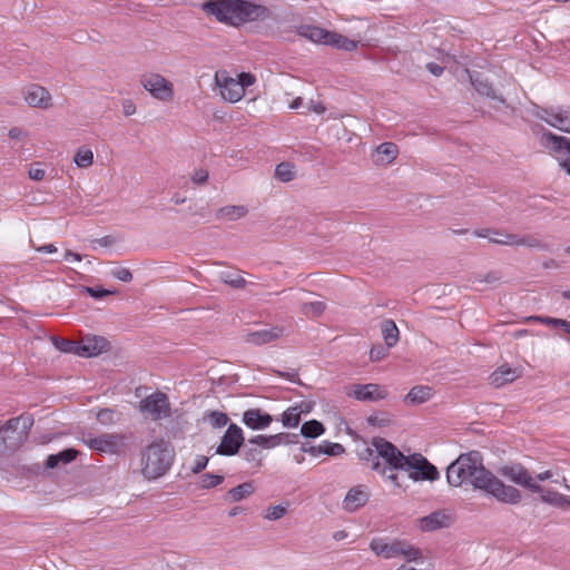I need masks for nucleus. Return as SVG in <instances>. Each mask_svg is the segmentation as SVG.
I'll return each instance as SVG.
<instances>
[{
    "label": "nucleus",
    "mask_w": 570,
    "mask_h": 570,
    "mask_svg": "<svg viewBox=\"0 0 570 570\" xmlns=\"http://www.w3.org/2000/svg\"><path fill=\"white\" fill-rule=\"evenodd\" d=\"M446 481L451 487L465 483L482 490L505 504H518L521 501L520 491L503 483L491 471L487 470L478 451L459 455L446 469Z\"/></svg>",
    "instance_id": "nucleus-1"
},
{
    "label": "nucleus",
    "mask_w": 570,
    "mask_h": 570,
    "mask_svg": "<svg viewBox=\"0 0 570 570\" xmlns=\"http://www.w3.org/2000/svg\"><path fill=\"white\" fill-rule=\"evenodd\" d=\"M202 9L217 21L233 27L269 17L266 7L246 0H208L202 4Z\"/></svg>",
    "instance_id": "nucleus-2"
},
{
    "label": "nucleus",
    "mask_w": 570,
    "mask_h": 570,
    "mask_svg": "<svg viewBox=\"0 0 570 570\" xmlns=\"http://www.w3.org/2000/svg\"><path fill=\"white\" fill-rule=\"evenodd\" d=\"M174 449L164 439L153 441L141 454V473L147 480L163 476L171 466Z\"/></svg>",
    "instance_id": "nucleus-3"
},
{
    "label": "nucleus",
    "mask_w": 570,
    "mask_h": 570,
    "mask_svg": "<svg viewBox=\"0 0 570 570\" xmlns=\"http://www.w3.org/2000/svg\"><path fill=\"white\" fill-rule=\"evenodd\" d=\"M501 474L511 482L528 489L529 491H540L539 482L551 480L556 484L562 485L570 491V484L564 474L560 473L559 468L549 469L532 476L521 464L505 465L501 469Z\"/></svg>",
    "instance_id": "nucleus-4"
},
{
    "label": "nucleus",
    "mask_w": 570,
    "mask_h": 570,
    "mask_svg": "<svg viewBox=\"0 0 570 570\" xmlns=\"http://www.w3.org/2000/svg\"><path fill=\"white\" fill-rule=\"evenodd\" d=\"M214 81L219 88L220 97L228 102H238L244 96L246 88L256 82V77L250 72H240L232 77L227 70H217Z\"/></svg>",
    "instance_id": "nucleus-5"
},
{
    "label": "nucleus",
    "mask_w": 570,
    "mask_h": 570,
    "mask_svg": "<svg viewBox=\"0 0 570 570\" xmlns=\"http://www.w3.org/2000/svg\"><path fill=\"white\" fill-rule=\"evenodd\" d=\"M32 424V417L20 415L1 425L0 453L7 454L17 451L26 441Z\"/></svg>",
    "instance_id": "nucleus-6"
},
{
    "label": "nucleus",
    "mask_w": 570,
    "mask_h": 570,
    "mask_svg": "<svg viewBox=\"0 0 570 570\" xmlns=\"http://www.w3.org/2000/svg\"><path fill=\"white\" fill-rule=\"evenodd\" d=\"M297 32L301 37L314 43L331 46L345 51H354L358 45L356 40L314 24H302L298 27Z\"/></svg>",
    "instance_id": "nucleus-7"
},
{
    "label": "nucleus",
    "mask_w": 570,
    "mask_h": 570,
    "mask_svg": "<svg viewBox=\"0 0 570 570\" xmlns=\"http://www.w3.org/2000/svg\"><path fill=\"white\" fill-rule=\"evenodd\" d=\"M370 548L376 556L384 559L403 557L407 561H416L422 558V552L419 548L402 540L386 541L376 538L371 541Z\"/></svg>",
    "instance_id": "nucleus-8"
},
{
    "label": "nucleus",
    "mask_w": 570,
    "mask_h": 570,
    "mask_svg": "<svg viewBox=\"0 0 570 570\" xmlns=\"http://www.w3.org/2000/svg\"><path fill=\"white\" fill-rule=\"evenodd\" d=\"M365 451L368 454V458H365V460L370 466L372 461L379 460L382 465L403 468L407 458L394 444L382 438L373 439L372 448H367Z\"/></svg>",
    "instance_id": "nucleus-9"
},
{
    "label": "nucleus",
    "mask_w": 570,
    "mask_h": 570,
    "mask_svg": "<svg viewBox=\"0 0 570 570\" xmlns=\"http://www.w3.org/2000/svg\"><path fill=\"white\" fill-rule=\"evenodd\" d=\"M127 435L124 433H101L97 436L82 434L81 442L90 450L100 454H119L125 451Z\"/></svg>",
    "instance_id": "nucleus-10"
},
{
    "label": "nucleus",
    "mask_w": 570,
    "mask_h": 570,
    "mask_svg": "<svg viewBox=\"0 0 570 570\" xmlns=\"http://www.w3.org/2000/svg\"><path fill=\"white\" fill-rule=\"evenodd\" d=\"M142 88L156 100L170 102L175 97L174 83L158 72H146L140 77Z\"/></svg>",
    "instance_id": "nucleus-11"
},
{
    "label": "nucleus",
    "mask_w": 570,
    "mask_h": 570,
    "mask_svg": "<svg viewBox=\"0 0 570 570\" xmlns=\"http://www.w3.org/2000/svg\"><path fill=\"white\" fill-rule=\"evenodd\" d=\"M403 471H406L409 478L413 481L428 480L433 482L440 478L438 469L420 453L407 455Z\"/></svg>",
    "instance_id": "nucleus-12"
},
{
    "label": "nucleus",
    "mask_w": 570,
    "mask_h": 570,
    "mask_svg": "<svg viewBox=\"0 0 570 570\" xmlns=\"http://www.w3.org/2000/svg\"><path fill=\"white\" fill-rule=\"evenodd\" d=\"M532 115L549 126L570 134V107L543 108L534 106Z\"/></svg>",
    "instance_id": "nucleus-13"
},
{
    "label": "nucleus",
    "mask_w": 570,
    "mask_h": 570,
    "mask_svg": "<svg viewBox=\"0 0 570 570\" xmlns=\"http://www.w3.org/2000/svg\"><path fill=\"white\" fill-rule=\"evenodd\" d=\"M474 235L476 237L488 238L491 243L499 245L527 247H537L540 245L539 240L533 237H521L515 234H508L489 228L475 230Z\"/></svg>",
    "instance_id": "nucleus-14"
},
{
    "label": "nucleus",
    "mask_w": 570,
    "mask_h": 570,
    "mask_svg": "<svg viewBox=\"0 0 570 570\" xmlns=\"http://www.w3.org/2000/svg\"><path fill=\"white\" fill-rule=\"evenodd\" d=\"M139 410L147 413L154 421L170 416V403L168 396L163 392L153 393L141 400Z\"/></svg>",
    "instance_id": "nucleus-15"
},
{
    "label": "nucleus",
    "mask_w": 570,
    "mask_h": 570,
    "mask_svg": "<svg viewBox=\"0 0 570 570\" xmlns=\"http://www.w3.org/2000/svg\"><path fill=\"white\" fill-rule=\"evenodd\" d=\"M347 396L362 402H377L389 395L384 385L376 383L353 384L346 391Z\"/></svg>",
    "instance_id": "nucleus-16"
},
{
    "label": "nucleus",
    "mask_w": 570,
    "mask_h": 570,
    "mask_svg": "<svg viewBox=\"0 0 570 570\" xmlns=\"http://www.w3.org/2000/svg\"><path fill=\"white\" fill-rule=\"evenodd\" d=\"M244 443L243 430L237 424H230L224 433L220 443L216 448L219 455L232 456L238 453Z\"/></svg>",
    "instance_id": "nucleus-17"
},
{
    "label": "nucleus",
    "mask_w": 570,
    "mask_h": 570,
    "mask_svg": "<svg viewBox=\"0 0 570 570\" xmlns=\"http://www.w3.org/2000/svg\"><path fill=\"white\" fill-rule=\"evenodd\" d=\"M285 333L282 325H273L269 327L249 331L245 333L244 341L254 346H262L278 341Z\"/></svg>",
    "instance_id": "nucleus-18"
},
{
    "label": "nucleus",
    "mask_w": 570,
    "mask_h": 570,
    "mask_svg": "<svg viewBox=\"0 0 570 570\" xmlns=\"http://www.w3.org/2000/svg\"><path fill=\"white\" fill-rule=\"evenodd\" d=\"M24 101L32 108L49 109L52 106L50 92L42 86L30 83L22 89Z\"/></svg>",
    "instance_id": "nucleus-19"
},
{
    "label": "nucleus",
    "mask_w": 570,
    "mask_h": 570,
    "mask_svg": "<svg viewBox=\"0 0 570 570\" xmlns=\"http://www.w3.org/2000/svg\"><path fill=\"white\" fill-rule=\"evenodd\" d=\"M370 499V491L364 485L351 488L342 502V509L346 512H355L364 507Z\"/></svg>",
    "instance_id": "nucleus-20"
},
{
    "label": "nucleus",
    "mask_w": 570,
    "mask_h": 570,
    "mask_svg": "<svg viewBox=\"0 0 570 570\" xmlns=\"http://www.w3.org/2000/svg\"><path fill=\"white\" fill-rule=\"evenodd\" d=\"M242 422L250 430L259 431L267 429L273 416L261 409H248L243 413Z\"/></svg>",
    "instance_id": "nucleus-21"
},
{
    "label": "nucleus",
    "mask_w": 570,
    "mask_h": 570,
    "mask_svg": "<svg viewBox=\"0 0 570 570\" xmlns=\"http://www.w3.org/2000/svg\"><path fill=\"white\" fill-rule=\"evenodd\" d=\"M108 343L100 336H86L78 345L77 355L81 357L97 356L107 350Z\"/></svg>",
    "instance_id": "nucleus-22"
},
{
    "label": "nucleus",
    "mask_w": 570,
    "mask_h": 570,
    "mask_svg": "<svg viewBox=\"0 0 570 570\" xmlns=\"http://www.w3.org/2000/svg\"><path fill=\"white\" fill-rule=\"evenodd\" d=\"M452 518L445 511H434L419 520V527L422 531H434L450 527Z\"/></svg>",
    "instance_id": "nucleus-23"
},
{
    "label": "nucleus",
    "mask_w": 570,
    "mask_h": 570,
    "mask_svg": "<svg viewBox=\"0 0 570 570\" xmlns=\"http://www.w3.org/2000/svg\"><path fill=\"white\" fill-rule=\"evenodd\" d=\"M532 493H537L540 495V500L551 507L569 510L570 509V497L562 494L558 491L551 489H544L540 485V491H532Z\"/></svg>",
    "instance_id": "nucleus-24"
},
{
    "label": "nucleus",
    "mask_w": 570,
    "mask_h": 570,
    "mask_svg": "<svg viewBox=\"0 0 570 570\" xmlns=\"http://www.w3.org/2000/svg\"><path fill=\"white\" fill-rule=\"evenodd\" d=\"M305 294L306 293L304 291H298L297 293L292 295L291 299L294 303L299 304L301 312L305 316H307V317L320 316L325 311V303L321 302V301L307 302L304 298Z\"/></svg>",
    "instance_id": "nucleus-25"
},
{
    "label": "nucleus",
    "mask_w": 570,
    "mask_h": 570,
    "mask_svg": "<svg viewBox=\"0 0 570 570\" xmlns=\"http://www.w3.org/2000/svg\"><path fill=\"white\" fill-rule=\"evenodd\" d=\"M250 445H256L259 449L271 450L282 444L289 443L288 434L277 433L273 435L258 434L248 440Z\"/></svg>",
    "instance_id": "nucleus-26"
},
{
    "label": "nucleus",
    "mask_w": 570,
    "mask_h": 570,
    "mask_svg": "<svg viewBox=\"0 0 570 570\" xmlns=\"http://www.w3.org/2000/svg\"><path fill=\"white\" fill-rule=\"evenodd\" d=\"M541 145L554 153H567L570 155V138L558 136L551 131H544L540 138Z\"/></svg>",
    "instance_id": "nucleus-27"
},
{
    "label": "nucleus",
    "mask_w": 570,
    "mask_h": 570,
    "mask_svg": "<svg viewBox=\"0 0 570 570\" xmlns=\"http://www.w3.org/2000/svg\"><path fill=\"white\" fill-rule=\"evenodd\" d=\"M471 82L480 95L489 97L493 101L491 105L493 108H499L505 104V99L501 95H497L487 80L471 77Z\"/></svg>",
    "instance_id": "nucleus-28"
},
{
    "label": "nucleus",
    "mask_w": 570,
    "mask_h": 570,
    "mask_svg": "<svg viewBox=\"0 0 570 570\" xmlns=\"http://www.w3.org/2000/svg\"><path fill=\"white\" fill-rule=\"evenodd\" d=\"M519 372L509 365H501L491 375L490 381L497 387L511 383L519 377Z\"/></svg>",
    "instance_id": "nucleus-29"
},
{
    "label": "nucleus",
    "mask_w": 570,
    "mask_h": 570,
    "mask_svg": "<svg viewBox=\"0 0 570 570\" xmlns=\"http://www.w3.org/2000/svg\"><path fill=\"white\" fill-rule=\"evenodd\" d=\"M256 491L255 484L253 481L244 482L235 488H232L225 495V500L229 503L239 502L247 498H249L252 494H254Z\"/></svg>",
    "instance_id": "nucleus-30"
},
{
    "label": "nucleus",
    "mask_w": 570,
    "mask_h": 570,
    "mask_svg": "<svg viewBox=\"0 0 570 570\" xmlns=\"http://www.w3.org/2000/svg\"><path fill=\"white\" fill-rule=\"evenodd\" d=\"M433 396V390L428 385H416L412 387L406 394L404 402L412 405H417L428 402Z\"/></svg>",
    "instance_id": "nucleus-31"
},
{
    "label": "nucleus",
    "mask_w": 570,
    "mask_h": 570,
    "mask_svg": "<svg viewBox=\"0 0 570 570\" xmlns=\"http://www.w3.org/2000/svg\"><path fill=\"white\" fill-rule=\"evenodd\" d=\"M248 214V208L244 205H227L216 212V218L219 220L235 222Z\"/></svg>",
    "instance_id": "nucleus-32"
},
{
    "label": "nucleus",
    "mask_w": 570,
    "mask_h": 570,
    "mask_svg": "<svg viewBox=\"0 0 570 570\" xmlns=\"http://www.w3.org/2000/svg\"><path fill=\"white\" fill-rule=\"evenodd\" d=\"M303 413H309V407L303 410V405L291 406L282 413L281 422L285 428H296L301 422Z\"/></svg>",
    "instance_id": "nucleus-33"
},
{
    "label": "nucleus",
    "mask_w": 570,
    "mask_h": 570,
    "mask_svg": "<svg viewBox=\"0 0 570 570\" xmlns=\"http://www.w3.org/2000/svg\"><path fill=\"white\" fill-rule=\"evenodd\" d=\"M397 156V147L393 142H383L375 149L377 164H391Z\"/></svg>",
    "instance_id": "nucleus-34"
},
{
    "label": "nucleus",
    "mask_w": 570,
    "mask_h": 570,
    "mask_svg": "<svg viewBox=\"0 0 570 570\" xmlns=\"http://www.w3.org/2000/svg\"><path fill=\"white\" fill-rule=\"evenodd\" d=\"M381 331L385 341L386 347L391 348L399 342V328L392 320H385L381 324Z\"/></svg>",
    "instance_id": "nucleus-35"
},
{
    "label": "nucleus",
    "mask_w": 570,
    "mask_h": 570,
    "mask_svg": "<svg viewBox=\"0 0 570 570\" xmlns=\"http://www.w3.org/2000/svg\"><path fill=\"white\" fill-rule=\"evenodd\" d=\"M371 469L380 473L386 480L391 481L394 487L400 488L401 483L399 481V475L396 473L397 470H402L403 468H393L392 465H382V463L376 460L372 461Z\"/></svg>",
    "instance_id": "nucleus-36"
},
{
    "label": "nucleus",
    "mask_w": 570,
    "mask_h": 570,
    "mask_svg": "<svg viewBox=\"0 0 570 570\" xmlns=\"http://www.w3.org/2000/svg\"><path fill=\"white\" fill-rule=\"evenodd\" d=\"M243 459L255 469H259L263 465L264 453L262 449L249 443L243 450Z\"/></svg>",
    "instance_id": "nucleus-37"
},
{
    "label": "nucleus",
    "mask_w": 570,
    "mask_h": 570,
    "mask_svg": "<svg viewBox=\"0 0 570 570\" xmlns=\"http://www.w3.org/2000/svg\"><path fill=\"white\" fill-rule=\"evenodd\" d=\"M78 455V451L75 449H66L57 454H50L47 459L46 465L49 469L56 468L60 462L67 464L73 461Z\"/></svg>",
    "instance_id": "nucleus-38"
},
{
    "label": "nucleus",
    "mask_w": 570,
    "mask_h": 570,
    "mask_svg": "<svg viewBox=\"0 0 570 570\" xmlns=\"http://www.w3.org/2000/svg\"><path fill=\"white\" fill-rule=\"evenodd\" d=\"M325 432L324 425L317 420L305 422L301 428V434L305 438H318Z\"/></svg>",
    "instance_id": "nucleus-39"
},
{
    "label": "nucleus",
    "mask_w": 570,
    "mask_h": 570,
    "mask_svg": "<svg viewBox=\"0 0 570 570\" xmlns=\"http://www.w3.org/2000/svg\"><path fill=\"white\" fill-rule=\"evenodd\" d=\"M75 164L79 168H88L94 164V153L88 147H80L77 149L75 157Z\"/></svg>",
    "instance_id": "nucleus-40"
},
{
    "label": "nucleus",
    "mask_w": 570,
    "mask_h": 570,
    "mask_svg": "<svg viewBox=\"0 0 570 570\" xmlns=\"http://www.w3.org/2000/svg\"><path fill=\"white\" fill-rule=\"evenodd\" d=\"M275 177L283 181L288 183L295 178L294 166L289 163H281L276 166Z\"/></svg>",
    "instance_id": "nucleus-41"
},
{
    "label": "nucleus",
    "mask_w": 570,
    "mask_h": 570,
    "mask_svg": "<svg viewBox=\"0 0 570 570\" xmlns=\"http://www.w3.org/2000/svg\"><path fill=\"white\" fill-rule=\"evenodd\" d=\"M96 419L102 425H112L120 420V414L112 409H101L96 413Z\"/></svg>",
    "instance_id": "nucleus-42"
},
{
    "label": "nucleus",
    "mask_w": 570,
    "mask_h": 570,
    "mask_svg": "<svg viewBox=\"0 0 570 570\" xmlns=\"http://www.w3.org/2000/svg\"><path fill=\"white\" fill-rule=\"evenodd\" d=\"M219 278L223 283L234 287V288H244L246 286V281L239 274L230 273V272H222L219 274Z\"/></svg>",
    "instance_id": "nucleus-43"
},
{
    "label": "nucleus",
    "mask_w": 570,
    "mask_h": 570,
    "mask_svg": "<svg viewBox=\"0 0 570 570\" xmlns=\"http://www.w3.org/2000/svg\"><path fill=\"white\" fill-rule=\"evenodd\" d=\"M287 513V507L283 504L272 505L266 508L264 511V519L268 521H276L285 517Z\"/></svg>",
    "instance_id": "nucleus-44"
},
{
    "label": "nucleus",
    "mask_w": 570,
    "mask_h": 570,
    "mask_svg": "<svg viewBox=\"0 0 570 570\" xmlns=\"http://www.w3.org/2000/svg\"><path fill=\"white\" fill-rule=\"evenodd\" d=\"M224 481V476L214 473H206L200 476L199 484L203 489H212L219 485Z\"/></svg>",
    "instance_id": "nucleus-45"
},
{
    "label": "nucleus",
    "mask_w": 570,
    "mask_h": 570,
    "mask_svg": "<svg viewBox=\"0 0 570 570\" xmlns=\"http://www.w3.org/2000/svg\"><path fill=\"white\" fill-rule=\"evenodd\" d=\"M206 417L209 424L214 428H223L228 423V416L219 411H212Z\"/></svg>",
    "instance_id": "nucleus-46"
},
{
    "label": "nucleus",
    "mask_w": 570,
    "mask_h": 570,
    "mask_svg": "<svg viewBox=\"0 0 570 570\" xmlns=\"http://www.w3.org/2000/svg\"><path fill=\"white\" fill-rule=\"evenodd\" d=\"M451 57L449 55H443L441 58L442 65H439L436 62H429L426 63V69L435 77H440L443 73L444 68L450 62Z\"/></svg>",
    "instance_id": "nucleus-47"
},
{
    "label": "nucleus",
    "mask_w": 570,
    "mask_h": 570,
    "mask_svg": "<svg viewBox=\"0 0 570 570\" xmlns=\"http://www.w3.org/2000/svg\"><path fill=\"white\" fill-rule=\"evenodd\" d=\"M528 321L540 322L542 324L553 325V326H562L566 330L568 327H570L569 322L561 320V318L544 317V316H531L528 318Z\"/></svg>",
    "instance_id": "nucleus-48"
},
{
    "label": "nucleus",
    "mask_w": 570,
    "mask_h": 570,
    "mask_svg": "<svg viewBox=\"0 0 570 570\" xmlns=\"http://www.w3.org/2000/svg\"><path fill=\"white\" fill-rule=\"evenodd\" d=\"M79 342L70 341V340H60L56 341V346L59 351L63 353H72L77 355Z\"/></svg>",
    "instance_id": "nucleus-49"
},
{
    "label": "nucleus",
    "mask_w": 570,
    "mask_h": 570,
    "mask_svg": "<svg viewBox=\"0 0 570 570\" xmlns=\"http://www.w3.org/2000/svg\"><path fill=\"white\" fill-rule=\"evenodd\" d=\"M322 445H323V453L327 454V455H332V456L340 455V454L344 453V451H345L344 446L340 443H332V442L325 441V442H323Z\"/></svg>",
    "instance_id": "nucleus-50"
},
{
    "label": "nucleus",
    "mask_w": 570,
    "mask_h": 570,
    "mask_svg": "<svg viewBox=\"0 0 570 570\" xmlns=\"http://www.w3.org/2000/svg\"><path fill=\"white\" fill-rule=\"evenodd\" d=\"M208 464V458L205 455H197L194 460V463L190 468L191 472L195 474L200 473Z\"/></svg>",
    "instance_id": "nucleus-51"
},
{
    "label": "nucleus",
    "mask_w": 570,
    "mask_h": 570,
    "mask_svg": "<svg viewBox=\"0 0 570 570\" xmlns=\"http://www.w3.org/2000/svg\"><path fill=\"white\" fill-rule=\"evenodd\" d=\"M112 276L121 282H130L132 279L131 272L126 267H119L112 271Z\"/></svg>",
    "instance_id": "nucleus-52"
},
{
    "label": "nucleus",
    "mask_w": 570,
    "mask_h": 570,
    "mask_svg": "<svg viewBox=\"0 0 570 570\" xmlns=\"http://www.w3.org/2000/svg\"><path fill=\"white\" fill-rule=\"evenodd\" d=\"M386 355H387V347L385 348L382 346H377V347H372L370 351V360L372 362L381 361L384 357H386Z\"/></svg>",
    "instance_id": "nucleus-53"
},
{
    "label": "nucleus",
    "mask_w": 570,
    "mask_h": 570,
    "mask_svg": "<svg viewBox=\"0 0 570 570\" xmlns=\"http://www.w3.org/2000/svg\"><path fill=\"white\" fill-rule=\"evenodd\" d=\"M82 289L86 293H88L91 297H95V298H102L107 295L112 294L111 291L104 289V288H94V287L83 286Z\"/></svg>",
    "instance_id": "nucleus-54"
},
{
    "label": "nucleus",
    "mask_w": 570,
    "mask_h": 570,
    "mask_svg": "<svg viewBox=\"0 0 570 570\" xmlns=\"http://www.w3.org/2000/svg\"><path fill=\"white\" fill-rule=\"evenodd\" d=\"M208 179V171L205 170V169H197L195 170V173L193 174L191 176V180L195 183V184H205Z\"/></svg>",
    "instance_id": "nucleus-55"
},
{
    "label": "nucleus",
    "mask_w": 570,
    "mask_h": 570,
    "mask_svg": "<svg viewBox=\"0 0 570 570\" xmlns=\"http://www.w3.org/2000/svg\"><path fill=\"white\" fill-rule=\"evenodd\" d=\"M121 107L125 116H131L136 112V105L130 99L122 100Z\"/></svg>",
    "instance_id": "nucleus-56"
},
{
    "label": "nucleus",
    "mask_w": 570,
    "mask_h": 570,
    "mask_svg": "<svg viewBox=\"0 0 570 570\" xmlns=\"http://www.w3.org/2000/svg\"><path fill=\"white\" fill-rule=\"evenodd\" d=\"M45 176H46V171L42 168L31 167L29 169V177L32 180L40 181V180H42L45 178Z\"/></svg>",
    "instance_id": "nucleus-57"
},
{
    "label": "nucleus",
    "mask_w": 570,
    "mask_h": 570,
    "mask_svg": "<svg viewBox=\"0 0 570 570\" xmlns=\"http://www.w3.org/2000/svg\"><path fill=\"white\" fill-rule=\"evenodd\" d=\"M307 110L321 115L326 111V108L321 101L311 100L307 104Z\"/></svg>",
    "instance_id": "nucleus-58"
},
{
    "label": "nucleus",
    "mask_w": 570,
    "mask_h": 570,
    "mask_svg": "<svg viewBox=\"0 0 570 570\" xmlns=\"http://www.w3.org/2000/svg\"><path fill=\"white\" fill-rule=\"evenodd\" d=\"M275 373L278 376L288 380L289 382L299 383V377H298V374L296 371H289V372L275 371Z\"/></svg>",
    "instance_id": "nucleus-59"
},
{
    "label": "nucleus",
    "mask_w": 570,
    "mask_h": 570,
    "mask_svg": "<svg viewBox=\"0 0 570 570\" xmlns=\"http://www.w3.org/2000/svg\"><path fill=\"white\" fill-rule=\"evenodd\" d=\"M65 259L68 261V262H81L82 261V256L78 253H75L72 250H67L65 253Z\"/></svg>",
    "instance_id": "nucleus-60"
},
{
    "label": "nucleus",
    "mask_w": 570,
    "mask_h": 570,
    "mask_svg": "<svg viewBox=\"0 0 570 570\" xmlns=\"http://www.w3.org/2000/svg\"><path fill=\"white\" fill-rule=\"evenodd\" d=\"M302 451L316 456V455L323 453V445L321 444L318 446H311V448L302 446Z\"/></svg>",
    "instance_id": "nucleus-61"
},
{
    "label": "nucleus",
    "mask_w": 570,
    "mask_h": 570,
    "mask_svg": "<svg viewBox=\"0 0 570 570\" xmlns=\"http://www.w3.org/2000/svg\"><path fill=\"white\" fill-rule=\"evenodd\" d=\"M23 135V131L18 127H13L9 130V137L11 139H20Z\"/></svg>",
    "instance_id": "nucleus-62"
},
{
    "label": "nucleus",
    "mask_w": 570,
    "mask_h": 570,
    "mask_svg": "<svg viewBox=\"0 0 570 570\" xmlns=\"http://www.w3.org/2000/svg\"><path fill=\"white\" fill-rule=\"evenodd\" d=\"M37 252L41 253H56L57 247L53 244H47L36 248Z\"/></svg>",
    "instance_id": "nucleus-63"
},
{
    "label": "nucleus",
    "mask_w": 570,
    "mask_h": 570,
    "mask_svg": "<svg viewBox=\"0 0 570 570\" xmlns=\"http://www.w3.org/2000/svg\"><path fill=\"white\" fill-rule=\"evenodd\" d=\"M303 104V99L301 97H296L289 105V109H298Z\"/></svg>",
    "instance_id": "nucleus-64"
}]
</instances>
